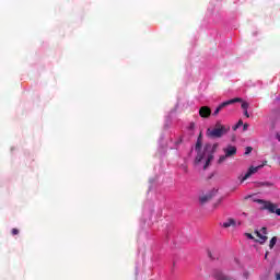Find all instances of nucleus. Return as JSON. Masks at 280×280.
Masks as SVG:
<instances>
[{
	"instance_id": "393cba45",
	"label": "nucleus",
	"mask_w": 280,
	"mask_h": 280,
	"mask_svg": "<svg viewBox=\"0 0 280 280\" xmlns=\"http://www.w3.org/2000/svg\"><path fill=\"white\" fill-rule=\"evenodd\" d=\"M275 277H276V280H280V271L276 272Z\"/></svg>"
},
{
	"instance_id": "dca6fc26",
	"label": "nucleus",
	"mask_w": 280,
	"mask_h": 280,
	"mask_svg": "<svg viewBox=\"0 0 280 280\" xmlns=\"http://www.w3.org/2000/svg\"><path fill=\"white\" fill-rule=\"evenodd\" d=\"M241 126H244V121L242 119L237 121V124L233 127V130H237V128H240Z\"/></svg>"
},
{
	"instance_id": "1a4fd4ad",
	"label": "nucleus",
	"mask_w": 280,
	"mask_h": 280,
	"mask_svg": "<svg viewBox=\"0 0 280 280\" xmlns=\"http://www.w3.org/2000/svg\"><path fill=\"white\" fill-rule=\"evenodd\" d=\"M223 152L225 156H228V159H231V156H235V154H237V148L233 145H228L223 149Z\"/></svg>"
},
{
	"instance_id": "aec40b11",
	"label": "nucleus",
	"mask_w": 280,
	"mask_h": 280,
	"mask_svg": "<svg viewBox=\"0 0 280 280\" xmlns=\"http://www.w3.org/2000/svg\"><path fill=\"white\" fill-rule=\"evenodd\" d=\"M182 170H183V172H185V174H187V172H189V168L185 164L182 165Z\"/></svg>"
},
{
	"instance_id": "2eb2a0df",
	"label": "nucleus",
	"mask_w": 280,
	"mask_h": 280,
	"mask_svg": "<svg viewBox=\"0 0 280 280\" xmlns=\"http://www.w3.org/2000/svg\"><path fill=\"white\" fill-rule=\"evenodd\" d=\"M226 159H229V156H226V154H225V155H221V156L219 158V160H218V163H219V164H222V163H224V162L226 161Z\"/></svg>"
},
{
	"instance_id": "0eeeda50",
	"label": "nucleus",
	"mask_w": 280,
	"mask_h": 280,
	"mask_svg": "<svg viewBox=\"0 0 280 280\" xmlns=\"http://www.w3.org/2000/svg\"><path fill=\"white\" fill-rule=\"evenodd\" d=\"M260 167H264V165H259V166H250L247 171V173L244 175V177L242 178V183H244V180H248V178H250L252 174H257V172H259Z\"/></svg>"
},
{
	"instance_id": "f8f14e48",
	"label": "nucleus",
	"mask_w": 280,
	"mask_h": 280,
	"mask_svg": "<svg viewBox=\"0 0 280 280\" xmlns=\"http://www.w3.org/2000/svg\"><path fill=\"white\" fill-rule=\"evenodd\" d=\"M223 229H229L230 226H235V221L234 219H228L226 222L222 224Z\"/></svg>"
},
{
	"instance_id": "6e6552de",
	"label": "nucleus",
	"mask_w": 280,
	"mask_h": 280,
	"mask_svg": "<svg viewBox=\"0 0 280 280\" xmlns=\"http://www.w3.org/2000/svg\"><path fill=\"white\" fill-rule=\"evenodd\" d=\"M215 194H217L215 190H211L210 192H207L206 195L201 196L199 198L200 205H207V202H209V200H211L213 196H215Z\"/></svg>"
},
{
	"instance_id": "5701e85b",
	"label": "nucleus",
	"mask_w": 280,
	"mask_h": 280,
	"mask_svg": "<svg viewBox=\"0 0 280 280\" xmlns=\"http://www.w3.org/2000/svg\"><path fill=\"white\" fill-rule=\"evenodd\" d=\"M243 130H244V132H246V130H248V124L243 125Z\"/></svg>"
},
{
	"instance_id": "bb28decb",
	"label": "nucleus",
	"mask_w": 280,
	"mask_h": 280,
	"mask_svg": "<svg viewBox=\"0 0 280 280\" xmlns=\"http://www.w3.org/2000/svg\"><path fill=\"white\" fill-rule=\"evenodd\" d=\"M265 259H268V253H266V255H265Z\"/></svg>"
},
{
	"instance_id": "a878e982",
	"label": "nucleus",
	"mask_w": 280,
	"mask_h": 280,
	"mask_svg": "<svg viewBox=\"0 0 280 280\" xmlns=\"http://www.w3.org/2000/svg\"><path fill=\"white\" fill-rule=\"evenodd\" d=\"M276 138H277L278 141L280 142V135H279V133L276 135Z\"/></svg>"
},
{
	"instance_id": "423d86ee",
	"label": "nucleus",
	"mask_w": 280,
	"mask_h": 280,
	"mask_svg": "<svg viewBox=\"0 0 280 280\" xmlns=\"http://www.w3.org/2000/svg\"><path fill=\"white\" fill-rule=\"evenodd\" d=\"M199 117L202 119H209L211 117V107L202 106L199 108Z\"/></svg>"
},
{
	"instance_id": "7ed1b4c3",
	"label": "nucleus",
	"mask_w": 280,
	"mask_h": 280,
	"mask_svg": "<svg viewBox=\"0 0 280 280\" xmlns=\"http://www.w3.org/2000/svg\"><path fill=\"white\" fill-rule=\"evenodd\" d=\"M258 202L262 206V209H266L269 211V213H276V215H280V208H277L276 203H272L270 201H264L261 199L258 200Z\"/></svg>"
},
{
	"instance_id": "b1692460",
	"label": "nucleus",
	"mask_w": 280,
	"mask_h": 280,
	"mask_svg": "<svg viewBox=\"0 0 280 280\" xmlns=\"http://www.w3.org/2000/svg\"><path fill=\"white\" fill-rule=\"evenodd\" d=\"M244 115H245V117H247V118L250 117V115L248 114V109H245V110H244Z\"/></svg>"
},
{
	"instance_id": "9b49d317",
	"label": "nucleus",
	"mask_w": 280,
	"mask_h": 280,
	"mask_svg": "<svg viewBox=\"0 0 280 280\" xmlns=\"http://www.w3.org/2000/svg\"><path fill=\"white\" fill-rule=\"evenodd\" d=\"M201 148H202V133H200L197 139L196 147H195L196 152H200Z\"/></svg>"
},
{
	"instance_id": "f3484780",
	"label": "nucleus",
	"mask_w": 280,
	"mask_h": 280,
	"mask_svg": "<svg viewBox=\"0 0 280 280\" xmlns=\"http://www.w3.org/2000/svg\"><path fill=\"white\" fill-rule=\"evenodd\" d=\"M188 130H196V122H190L188 126Z\"/></svg>"
},
{
	"instance_id": "cd10ccee",
	"label": "nucleus",
	"mask_w": 280,
	"mask_h": 280,
	"mask_svg": "<svg viewBox=\"0 0 280 280\" xmlns=\"http://www.w3.org/2000/svg\"><path fill=\"white\" fill-rule=\"evenodd\" d=\"M245 277H246V279H248V275L247 273H245Z\"/></svg>"
},
{
	"instance_id": "4468645a",
	"label": "nucleus",
	"mask_w": 280,
	"mask_h": 280,
	"mask_svg": "<svg viewBox=\"0 0 280 280\" xmlns=\"http://www.w3.org/2000/svg\"><path fill=\"white\" fill-rule=\"evenodd\" d=\"M241 102H242L241 108L243 110H248V106H249L248 102H244V100H242Z\"/></svg>"
},
{
	"instance_id": "39448f33",
	"label": "nucleus",
	"mask_w": 280,
	"mask_h": 280,
	"mask_svg": "<svg viewBox=\"0 0 280 280\" xmlns=\"http://www.w3.org/2000/svg\"><path fill=\"white\" fill-rule=\"evenodd\" d=\"M255 235L256 237H258L259 240H256V242H258L259 244H266V242L268 241V229L266 228H261L260 231L255 230Z\"/></svg>"
},
{
	"instance_id": "f03ea898",
	"label": "nucleus",
	"mask_w": 280,
	"mask_h": 280,
	"mask_svg": "<svg viewBox=\"0 0 280 280\" xmlns=\"http://www.w3.org/2000/svg\"><path fill=\"white\" fill-rule=\"evenodd\" d=\"M218 150V143L214 144H206L205 145V151H203V156H208L206 164L203 165V170H207L209 163H211L212 159H213V154H215Z\"/></svg>"
},
{
	"instance_id": "f257e3e1",
	"label": "nucleus",
	"mask_w": 280,
	"mask_h": 280,
	"mask_svg": "<svg viewBox=\"0 0 280 280\" xmlns=\"http://www.w3.org/2000/svg\"><path fill=\"white\" fill-rule=\"evenodd\" d=\"M229 130H231L230 126H224L220 122H217L213 129L209 128L207 130V135L210 137V139H222V137H224Z\"/></svg>"
},
{
	"instance_id": "6ab92c4d",
	"label": "nucleus",
	"mask_w": 280,
	"mask_h": 280,
	"mask_svg": "<svg viewBox=\"0 0 280 280\" xmlns=\"http://www.w3.org/2000/svg\"><path fill=\"white\" fill-rule=\"evenodd\" d=\"M250 152H253L252 147H247V148L245 149V154L248 155V154H250Z\"/></svg>"
},
{
	"instance_id": "9d476101",
	"label": "nucleus",
	"mask_w": 280,
	"mask_h": 280,
	"mask_svg": "<svg viewBox=\"0 0 280 280\" xmlns=\"http://www.w3.org/2000/svg\"><path fill=\"white\" fill-rule=\"evenodd\" d=\"M213 277L217 279V280H231L232 278L224 275V272H222V270H214L213 272Z\"/></svg>"
},
{
	"instance_id": "4be33fe9",
	"label": "nucleus",
	"mask_w": 280,
	"mask_h": 280,
	"mask_svg": "<svg viewBox=\"0 0 280 280\" xmlns=\"http://www.w3.org/2000/svg\"><path fill=\"white\" fill-rule=\"evenodd\" d=\"M246 237H248V240H255V236H253L250 233H246Z\"/></svg>"
},
{
	"instance_id": "20e7f679",
	"label": "nucleus",
	"mask_w": 280,
	"mask_h": 280,
	"mask_svg": "<svg viewBox=\"0 0 280 280\" xmlns=\"http://www.w3.org/2000/svg\"><path fill=\"white\" fill-rule=\"evenodd\" d=\"M237 102H242V98L240 97H235L229 101H225L223 103H221L215 110L213 112V115L217 116L220 114V110H222V108H226V106H231V104H237Z\"/></svg>"
},
{
	"instance_id": "ddd939ff",
	"label": "nucleus",
	"mask_w": 280,
	"mask_h": 280,
	"mask_svg": "<svg viewBox=\"0 0 280 280\" xmlns=\"http://www.w3.org/2000/svg\"><path fill=\"white\" fill-rule=\"evenodd\" d=\"M276 244H277V236H273V237L270 240L269 248H275Z\"/></svg>"
},
{
	"instance_id": "412c9836",
	"label": "nucleus",
	"mask_w": 280,
	"mask_h": 280,
	"mask_svg": "<svg viewBox=\"0 0 280 280\" xmlns=\"http://www.w3.org/2000/svg\"><path fill=\"white\" fill-rule=\"evenodd\" d=\"M12 235H19V229L14 228L11 231Z\"/></svg>"
},
{
	"instance_id": "a211bd4d",
	"label": "nucleus",
	"mask_w": 280,
	"mask_h": 280,
	"mask_svg": "<svg viewBox=\"0 0 280 280\" xmlns=\"http://www.w3.org/2000/svg\"><path fill=\"white\" fill-rule=\"evenodd\" d=\"M202 159H205V155L198 154L196 158V163H200V161H202Z\"/></svg>"
}]
</instances>
